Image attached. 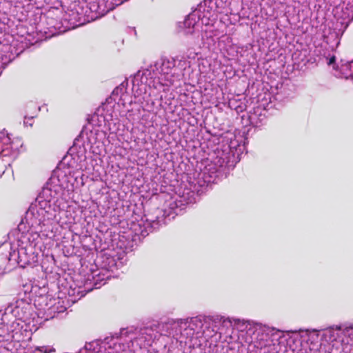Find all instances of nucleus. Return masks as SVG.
I'll list each match as a JSON object with an SVG mask.
<instances>
[{
  "instance_id": "3",
  "label": "nucleus",
  "mask_w": 353,
  "mask_h": 353,
  "mask_svg": "<svg viewBox=\"0 0 353 353\" xmlns=\"http://www.w3.org/2000/svg\"><path fill=\"white\" fill-rule=\"evenodd\" d=\"M15 254H16V251L13 250L12 252L10 253V256L8 259H7L6 257L0 256V276L4 274L6 272L7 261L10 260L11 256H12V255H15Z\"/></svg>"
},
{
  "instance_id": "2",
  "label": "nucleus",
  "mask_w": 353,
  "mask_h": 353,
  "mask_svg": "<svg viewBox=\"0 0 353 353\" xmlns=\"http://www.w3.org/2000/svg\"><path fill=\"white\" fill-rule=\"evenodd\" d=\"M175 67V60L163 59L159 67L160 79L164 81L163 85H172L174 81V76L172 70Z\"/></svg>"
},
{
  "instance_id": "1",
  "label": "nucleus",
  "mask_w": 353,
  "mask_h": 353,
  "mask_svg": "<svg viewBox=\"0 0 353 353\" xmlns=\"http://www.w3.org/2000/svg\"><path fill=\"white\" fill-rule=\"evenodd\" d=\"M183 323L186 325L187 321L183 319L172 320L166 323L153 325L150 327V329L152 330L159 329L161 335L172 336L175 339H178L181 335V325Z\"/></svg>"
},
{
  "instance_id": "5",
  "label": "nucleus",
  "mask_w": 353,
  "mask_h": 353,
  "mask_svg": "<svg viewBox=\"0 0 353 353\" xmlns=\"http://www.w3.org/2000/svg\"><path fill=\"white\" fill-rule=\"evenodd\" d=\"M148 329H149V327H145V330H148Z\"/></svg>"
},
{
  "instance_id": "4",
  "label": "nucleus",
  "mask_w": 353,
  "mask_h": 353,
  "mask_svg": "<svg viewBox=\"0 0 353 353\" xmlns=\"http://www.w3.org/2000/svg\"><path fill=\"white\" fill-rule=\"evenodd\" d=\"M335 62H336V57H335V56H332V57H331L329 59V61H328V62H327V64H328L329 65H332V64L335 63Z\"/></svg>"
}]
</instances>
